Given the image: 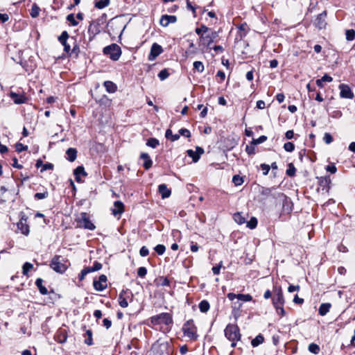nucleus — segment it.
Returning a JSON list of instances; mask_svg holds the SVG:
<instances>
[{
    "label": "nucleus",
    "mask_w": 355,
    "mask_h": 355,
    "mask_svg": "<svg viewBox=\"0 0 355 355\" xmlns=\"http://www.w3.org/2000/svg\"><path fill=\"white\" fill-rule=\"evenodd\" d=\"M110 4V0H97L95 2V7L98 9H103Z\"/></svg>",
    "instance_id": "nucleus-30"
},
{
    "label": "nucleus",
    "mask_w": 355,
    "mask_h": 355,
    "mask_svg": "<svg viewBox=\"0 0 355 355\" xmlns=\"http://www.w3.org/2000/svg\"><path fill=\"white\" fill-rule=\"evenodd\" d=\"M17 228L23 234L26 236L29 234V226L26 223V219H24V218H21V220L17 223Z\"/></svg>",
    "instance_id": "nucleus-15"
},
{
    "label": "nucleus",
    "mask_w": 355,
    "mask_h": 355,
    "mask_svg": "<svg viewBox=\"0 0 355 355\" xmlns=\"http://www.w3.org/2000/svg\"><path fill=\"white\" fill-rule=\"evenodd\" d=\"M10 97L15 104H22L26 102V98L22 95L15 92L10 93Z\"/></svg>",
    "instance_id": "nucleus-18"
},
{
    "label": "nucleus",
    "mask_w": 355,
    "mask_h": 355,
    "mask_svg": "<svg viewBox=\"0 0 355 355\" xmlns=\"http://www.w3.org/2000/svg\"><path fill=\"white\" fill-rule=\"evenodd\" d=\"M338 87L340 91V96L341 98L349 99H352L354 98V94L348 85L340 84Z\"/></svg>",
    "instance_id": "nucleus-10"
},
{
    "label": "nucleus",
    "mask_w": 355,
    "mask_h": 355,
    "mask_svg": "<svg viewBox=\"0 0 355 355\" xmlns=\"http://www.w3.org/2000/svg\"><path fill=\"white\" fill-rule=\"evenodd\" d=\"M264 340V338L261 334H259L251 341V345L253 347H257L259 345L261 344Z\"/></svg>",
    "instance_id": "nucleus-28"
},
{
    "label": "nucleus",
    "mask_w": 355,
    "mask_h": 355,
    "mask_svg": "<svg viewBox=\"0 0 355 355\" xmlns=\"http://www.w3.org/2000/svg\"><path fill=\"white\" fill-rule=\"evenodd\" d=\"M225 336L230 341H238L241 339V334L237 325L229 324L225 329Z\"/></svg>",
    "instance_id": "nucleus-2"
},
{
    "label": "nucleus",
    "mask_w": 355,
    "mask_h": 355,
    "mask_svg": "<svg viewBox=\"0 0 355 355\" xmlns=\"http://www.w3.org/2000/svg\"><path fill=\"white\" fill-rule=\"evenodd\" d=\"M308 349L311 353L314 354H319L320 350L319 345L315 343H311L308 347Z\"/></svg>",
    "instance_id": "nucleus-31"
},
{
    "label": "nucleus",
    "mask_w": 355,
    "mask_h": 355,
    "mask_svg": "<svg viewBox=\"0 0 355 355\" xmlns=\"http://www.w3.org/2000/svg\"><path fill=\"white\" fill-rule=\"evenodd\" d=\"M277 311V313L279 315L284 316L286 314L285 310L284 309V306H279L277 307H275Z\"/></svg>",
    "instance_id": "nucleus-58"
},
{
    "label": "nucleus",
    "mask_w": 355,
    "mask_h": 355,
    "mask_svg": "<svg viewBox=\"0 0 355 355\" xmlns=\"http://www.w3.org/2000/svg\"><path fill=\"white\" fill-rule=\"evenodd\" d=\"M66 154H67V159L69 162H72L75 161L76 159L77 150L76 148H69V149H67Z\"/></svg>",
    "instance_id": "nucleus-20"
},
{
    "label": "nucleus",
    "mask_w": 355,
    "mask_h": 355,
    "mask_svg": "<svg viewBox=\"0 0 355 355\" xmlns=\"http://www.w3.org/2000/svg\"><path fill=\"white\" fill-rule=\"evenodd\" d=\"M184 335L191 340H196L198 335L196 333V327L193 320H189L182 327Z\"/></svg>",
    "instance_id": "nucleus-4"
},
{
    "label": "nucleus",
    "mask_w": 355,
    "mask_h": 355,
    "mask_svg": "<svg viewBox=\"0 0 355 355\" xmlns=\"http://www.w3.org/2000/svg\"><path fill=\"white\" fill-rule=\"evenodd\" d=\"M177 21V17L174 15H164L162 16L159 23L160 25L166 27L171 23H175Z\"/></svg>",
    "instance_id": "nucleus-14"
},
{
    "label": "nucleus",
    "mask_w": 355,
    "mask_h": 355,
    "mask_svg": "<svg viewBox=\"0 0 355 355\" xmlns=\"http://www.w3.org/2000/svg\"><path fill=\"white\" fill-rule=\"evenodd\" d=\"M140 157L141 159H142L144 162V167L148 170L149 169L151 166H152V164H153V162L149 156V155L146 153H142L140 155Z\"/></svg>",
    "instance_id": "nucleus-19"
},
{
    "label": "nucleus",
    "mask_w": 355,
    "mask_h": 355,
    "mask_svg": "<svg viewBox=\"0 0 355 355\" xmlns=\"http://www.w3.org/2000/svg\"><path fill=\"white\" fill-rule=\"evenodd\" d=\"M49 196V193L47 191H44L42 193H36L34 196L35 198L37 200H42Z\"/></svg>",
    "instance_id": "nucleus-49"
},
{
    "label": "nucleus",
    "mask_w": 355,
    "mask_h": 355,
    "mask_svg": "<svg viewBox=\"0 0 355 355\" xmlns=\"http://www.w3.org/2000/svg\"><path fill=\"white\" fill-rule=\"evenodd\" d=\"M218 37L216 32L211 33V35H207L205 36H201L200 40L203 42V44L209 47L211 43L214 41V40Z\"/></svg>",
    "instance_id": "nucleus-16"
},
{
    "label": "nucleus",
    "mask_w": 355,
    "mask_h": 355,
    "mask_svg": "<svg viewBox=\"0 0 355 355\" xmlns=\"http://www.w3.org/2000/svg\"><path fill=\"white\" fill-rule=\"evenodd\" d=\"M285 302L282 290L281 288H279L275 290V295L272 298V304L274 307H277L279 306H284Z\"/></svg>",
    "instance_id": "nucleus-8"
},
{
    "label": "nucleus",
    "mask_w": 355,
    "mask_h": 355,
    "mask_svg": "<svg viewBox=\"0 0 355 355\" xmlns=\"http://www.w3.org/2000/svg\"><path fill=\"white\" fill-rule=\"evenodd\" d=\"M193 69L198 72L202 73L205 69L204 64L200 61H195L193 62Z\"/></svg>",
    "instance_id": "nucleus-33"
},
{
    "label": "nucleus",
    "mask_w": 355,
    "mask_h": 355,
    "mask_svg": "<svg viewBox=\"0 0 355 355\" xmlns=\"http://www.w3.org/2000/svg\"><path fill=\"white\" fill-rule=\"evenodd\" d=\"M103 53L110 56V59L116 61L121 55V48L116 44H112L103 49Z\"/></svg>",
    "instance_id": "nucleus-3"
},
{
    "label": "nucleus",
    "mask_w": 355,
    "mask_h": 355,
    "mask_svg": "<svg viewBox=\"0 0 355 355\" xmlns=\"http://www.w3.org/2000/svg\"><path fill=\"white\" fill-rule=\"evenodd\" d=\"M146 273H147V270L145 267H140L138 268L137 275L139 277H144L146 276Z\"/></svg>",
    "instance_id": "nucleus-56"
},
{
    "label": "nucleus",
    "mask_w": 355,
    "mask_h": 355,
    "mask_svg": "<svg viewBox=\"0 0 355 355\" xmlns=\"http://www.w3.org/2000/svg\"><path fill=\"white\" fill-rule=\"evenodd\" d=\"M179 135L187 138L191 137L190 131L186 128L180 129L179 130Z\"/></svg>",
    "instance_id": "nucleus-53"
},
{
    "label": "nucleus",
    "mask_w": 355,
    "mask_h": 355,
    "mask_svg": "<svg viewBox=\"0 0 355 355\" xmlns=\"http://www.w3.org/2000/svg\"><path fill=\"white\" fill-rule=\"evenodd\" d=\"M209 307V303L207 300H202L199 304V309L202 313L207 312Z\"/></svg>",
    "instance_id": "nucleus-29"
},
{
    "label": "nucleus",
    "mask_w": 355,
    "mask_h": 355,
    "mask_svg": "<svg viewBox=\"0 0 355 355\" xmlns=\"http://www.w3.org/2000/svg\"><path fill=\"white\" fill-rule=\"evenodd\" d=\"M74 175L76 176V181H80V176H85L87 174L85 171L84 167L82 166H78L73 171Z\"/></svg>",
    "instance_id": "nucleus-24"
},
{
    "label": "nucleus",
    "mask_w": 355,
    "mask_h": 355,
    "mask_svg": "<svg viewBox=\"0 0 355 355\" xmlns=\"http://www.w3.org/2000/svg\"><path fill=\"white\" fill-rule=\"evenodd\" d=\"M43 280L41 278H38L35 281V284L37 286L40 292L42 295H46L48 293V291L45 286L42 285Z\"/></svg>",
    "instance_id": "nucleus-25"
},
{
    "label": "nucleus",
    "mask_w": 355,
    "mask_h": 355,
    "mask_svg": "<svg viewBox=\"0 0 355 355\" xmlns=\"http://www.w3.org/2000/svg\"><path fill=\"white\" fill-rule=\"evenodd\" d=\"M162 47L159 44L157 43L153 44L150 49V52L148 55V60L150 61L154 60L159 55L162 53Z\"/></svg>",
    "instance_id": "nucleus-11"
},
{
    "label": "nucleus",
    "mask_w": 355,
    "mask_h": 355,
    "mask_svg": "<svg viewBox=\"0 0 355 355\" xmlns=\"http://www.w3.org/2000/svg\"><path fill=\"white\" fill-rule=\"evenodd\" d=\"M124 211V205L120 201L117 200L114 202L113 207L112 208V214L114 216L120 217Z\"/></svg>",
    "instance_id": "nucleus-12"
},
{
    "label": "nucleus",
    "mask_w": 355,
    "mask_h": 355,
    "mask_svg": "<svg viewBox=\"0 0 355 355\" xmlns=\"http://www.w3.org/2000/svg\"><path fill=\"white\" fill-rule=\"evenodd\" d=\"M149 254L148 249L146 246L141 247L139 250V254L141 257H146Z\"/></svg>",
    "instance_id": "nucleus-61"
},
{
    "label": "nucleus",
    "mask_w": 355,
    "mask_h": 355,
    "mask_svg": "<svg viewBox=\"0 0 355 355\" xmlns=\"http://www.w3.org/2000/svg\"><path fill=\"white\" fill-rule=\"evenodd\" d=\"M257 225V220L254 217H252L250 220L247 223V227H248L250 229H254L256 227Z\"/></svg>",
    "instance_id": "nucleus-48"
},
{
    "label": "nucleus",
    "mask_w": 355,
    "mask_h": 355,
    "mask_svg": "<svg viewBox=\"0 0 355 355\" xmlns=\"http://www.w3.org/2000/svg\"><path fill=\"white\" fill-rule=\"evenodd\" d=\"M62 257L60 256H54L51 259L50 266L55 272L63 273L67 268V266L62 263Z\"/></svg>",
    "instance_id": "nucleus-6"
},
{
    "label": "nucleus",
    "mask_w": 355,
    "mask_h": 355,
    "mask_svg": "<svg viewBox=\"0 0 355 355\" xmlns=\"http://www.w3.org/2000/svg\"><path fill=\"white\" fill-rule=\"evenodd\" d=\"M158 191L162 198H168L171 196V191L167 188V186L164 184H162L158 187Z\"/></svg>",
    "instance_id": "nucleus-17"
},
{
    "label": "nucleus",
    "mask_w": 355,
    "mask_h": 355,
    "mask_svg": "<svg viewBox=\"0 0 355 355\" xmlns=\"http://www.w3.org/2000/svg\"><path fill=\"white\" fill-rule=\"evenodd\" d=\"M261 170L263 171V174L264 175H267L270 171V166L266 164H261L260 166Z\"/></svg>",
    "instance_id": "nucleus-52"
},
{
    "label": "nucleus",
    "mask_w": 355,
    "mask_h": 355,
    "mask_svg": "<svg viewBox=\"0 0 355 355\" xmlns=\"http://www.w3.org/2000/svg\"><path fill=\"white\" fill-rule=\"evenodd\" d=\"M159 144V141L155 138H150L146 142V145L153 148L157 147Z\"/></svg>",
    "instance_id": "nucleus-34"
},
{
    "label": "nucleus",
    "mask_w": 355,
    "mask_h": 355,
    "mask_svg": "<svg viewBox=\"0 0 355 355\" xmlns=\"http://www.w3.org/2000/svg\"><path fill=\"white\" fill-rule=\"evenodd\" d=\"M104 87H105L106 90L109 93H114L116 90V85L112 83V81H105L104 82Z\"/></svg>",
    "instance_id": "nucleus-23"
},
{
    "label": "nucleus",
    "mask_w": 355,
    "mask_h": 355,
    "mask_svg": "<svg viewBox=\"0 0 355 355\" xmlns=\"http://www.w3.org/2000/svg\"><path fill=\"white\" fill-rule=\"evenodd\" d=\"M234 220L239 225L243 224L245 221V218L240 213H236L234 215Z\"/></svg>",
    "instance_id": "nucleus-35"
},
{
    "label": "nucleus",
    "mask_w": 355,
    "mask_h": 355,
    "mask_svg": "<svg viewBox=\"0 0 355 355\" xmlns=\"http://www.w3.org/2000/svg\"><path fill=\"white\" fill-rule=\"evenodd\" d=\"M187 155L192 158L193 162H197L200 159V157L197 153L193 150H188Z\"/></svg>",
    "instance_id": "nucleus-38"
},
{
    "label": "nucleus",
    "mask_w": 355,
    "mask_h": 355,
    "mask_svg": "<svg viewBox=\"0 0 355 355\" xmlns=\"http://www.w3.org/2000/svg\"><path fill=\"white\" fill-rule=\"evenodd\" d=\"M232 182L236 186H240L243 184V180L241 177L238 175H234L232 178Z\"/></svg>",
    "instance_id": "nucleus-46"
},
{
    "label": "nucleus",
    "mask_w": 355,
    "mask_h": 355,
    "mask_svg": "<svg viewBox=\"0 0 355 355\" xmlns=\"http://www.w3.org/2000/svg\"><path fill=\"white\" fill-rule=\"evenodd\" d=\"M171 344L167 341L157 340L151 347V355H168Z\"/></svg>",
    "instance_id": "nucleus-1"
},
{
    "label": "nucleus",
    "mask_w": 355,
    "mask_h": 355,
    "mask_svg": "<svg viewBox=\"0 0 355 355\" xmlns=\"http://www.w3.org/2000/svg\"><path fill=\"white\" fill-rule=\"evenodd\" d=\"M69 38V34L67 31H63L62 34L58 37V40L61 44L67 42V39Z\"/></svg>",
    "instance_id": "nucleus-47"
},
{
    "label": "nucleus",
    "mask_w": 355,
    "mask_h": 355,
    "mask_svg": "<svg viewBox=\"0 0 355 355\" xmlns=\"http://www.w3.org/2000/svg\"><path fill=\"white\" fill-rule=\"evenodd\" d=\"M80 225L85 229L89 230H95L96 227L94 223L89 220L87 213L83 212L80 214V216L78 220Z\"/></svg>",
    "instance_id": "nucleus-7"
},
{
    "label": "nucleus",
    "mask_w": 355,
    "mask_h": 355,
    "mask_svg": "<svg viewBox=\"0 0 355 355\" xmlns=\"http://www.w3.org/2000/svg\"><path fill=\"white\" fill-rule=\"evenodd\" d=\"M15 148H16V150L19 153L24 151V150H26L28 149L27 146H24L21 143H17L15 146Z\"/></svg>",
    "instance_id": "nucleus-55"
},
{
    "label": "nucleus",
    "mask_w": 355,
    "mask_h": 355,
    "mask_svg": "<svg viewBox=\"0 0 355 355\" xmlns=\"http://www.w3.org/2000/svg\"><path fill=\"white\" fill-rule=\"evenodd\" d=\"M40 11V7L36 3H33L31 7L30 15L33 18H36L39 16Z\"/></svg>",
    "instance_id": "nucleus-26"
},
{
    "label": "nucleus",
    "mask_w": 355,
    "mask_h": 355,
    "mask_svg": "<svg viewBox=\"0 0 355 355\" xmlns=\"http://www.w3.org/2000/svg\"><path fill=\"white\" fill-rule=\"evenodd\" d=\"M86 334L88 338L85 340V343L87 345H92L93 344L92 341V331L89 329L86 331Z\"/></svg>",
    "instance_id": "nucleus-42"
},
{
    "label": "nucleus",
    "mask_w": 355,
    "mask_h": 355,
    "mask_svg": "<svg viewBox=\"0 0 355 355\" xmlns=\"http://www.w3.org/2000/svg\"><path fill=\"white\" fill-rule=\"evenodd\" d=\"M272 189L273 188L262 187L261 190V194L265 196H268L270 195Z\"/></svg>",
    "instance_id": "nucleus-54"
},
{
    "label": "nucleus",
    "mask_w": 355,
    "mask_h": 355,
    "mask_svg": "<svg viewBox=\"0 0 355 355\" xmlns=\"http://www.w3.org/2000/svg\"><path fill=\"white\" fill-rule=\"evenodd\" d=\"M222 266V262H220L218 265L214 266L212 268V271L214 275H218L220 273V270Z\"/></svg>",
    "instance_id": "nucleus-63"
},
{
    "label": "nucleus",
    "mask_w": 355,
    "mask_h": 355,
    "mask_svg": "<svg viewBox=\"0 0 355 355\" xmlns=\"http://www.w3.org/2000/svg\"><path fill=\"white\" fill-rule=\"evenodd\" d=\"M125 293L126 292L125 291H122L119 295V304L122 308H126L128 306L127 299L124 296Z\"/></svg>",
    "instance_id": "nucleus-22"
},
{
    "label": "nucleus",
    "mask_w": 355,
    "mask_h": 355,
    "mask_svg": "<svg viewBox=\"0 0 355 355\" xmlns=\"http://www.w3.org/2000/svg\"><path fill=\"white\" fill-rule=\"evenodd\" d=\"M107 277L105 275H100L98 280H94L93 286L95 290L102 291L107 287Z\"/></svg>",
    "instance_id": "nucleus-9"
},
{
    "label": "nucleus",
    "mask_w": 355,
    "mask_h": 355,
    "mask_svg": "<svg viewBox=\"0 0 355 355\" xmlns=\"http://www.w3.org/2000/svg\"><path fill=\"white\" fill-rule=\"evenodd\" d=\"M67 19L69 21L72 26H75L78 25V21L75 19L73 14H69L67 17Z\"/></svg>",
    "instance_id": "nucleus-50"
},
{
    "label": "nucleus",
    "mask_w": 355,
    "mask_h": 355,
    "mask_svg": "<svg viewBox=\"0 0 355 355\" xmlns=\"http://www.w3.org/2000/svg\"><path fill=\"white\" fill-rule=\"evenodd\" d=\"M288 168L286 171V173L288 176L293 177L295 174L296 169L293 165V164L290 163L288 166Z\"/></svg>",
    "instance_id": "nucleus-36"
},
{
    "label": "nucleus",
    "mask_w": 355,
    "mask_h": 355,
    "mask_svg": "<svg viewBox=\"0 0 355 355\" xmlns=\"http://www.w3.org/2000/svg\"><path fill=\"white\" fill-rule=\"evenodd\" d=\"M101 268L102 264L99 262H95L93 266L89 267L90 270H92V272L99 270L101 269Z\"/></svg>",
    "instance_id": "nucleus-60"
},
{
    "label": "nucleus",
    "mask_w": 355,
    "mask_h": 355,
    "mask_svg": "<svg viewBox=\"0 0 355 355\" xmlns=\"http://www.w3.org/2000/svg\"><path fill=\"white\" fill-rule=\"evenodd\" d=\"M346 40L347 41H352L355 38V31L353 29L347 30L345 32Z\"/></svg>",
    "instance_id": "nucleus-37"
},
{
    "label": "nucleus",
    "mask_w": 355,
    "mask_h": 355,
    "mask_svg": "<svg viewBox=\"0 0 355 355\" xmlns=\"http://www.w3.org/2000/svg\"><path fill=\"white\" fill-rule=\"evenodd\" d=\"M237 299L243 302H250L252 300V297L250 294H238Z\"/></svg>",
    "instance_id": "nucleus-39"
},
{
    "label": "nucleus",
    "mask_w": 355,
    "mask_h": 355,
    "mask_svg": "<svg viewBox=\"0 0 355 355\" xmlns=\"http://www.w3.org/2000/svg\"><path fill=\"white\" fill-rule=\"evenodd\" d=\"M150 322L153 325L166 324L168 325L173 322L172 317L168 313H162L150 318Z\"/></svg>",
    "instance_id": "nucleus-5"
},
{
    "label": "nucleus",
    "mask_w": 355,
    "mask_h": 355,
    "mask_svg": "<svg viewBox=\"0 0 355 355\" xmlns=\"http://www.w3.org/2000/svg\"><path fill=\"white\" fill-rule=\"evenodd\" d=\"M326 170L332 174L336 173V172L337 171V168L334 164L327 165L326 167Z\"/></svg>",
    "instance_id": "nucleus-59"
},
{
    "label": "nucleus",
    "mask_w": 355,
    "mask_h": 355,
    "mask_svg": "<svg viewBox=\"0 0 355 355\" xmlns=\"http://www.w3.org/2000/svg\"><path fill=\"white\" fill-rule=\"evenodd\" d=\"M327 17V12L323 11L322 13L319 14L315 20V25L316 27H318L320 29H322L325 27L326 26V21L325 19Z\"/></svg>",
    "instance_id": "nucleus-13"
},
{
    "label": "nucleus",
    "mask_w": 355,
    "mask_h": 355,
    "mask_svg": "<svg viewBox=\"0 0 355 355\" xmlns=\"http://www.w3.org/2000/svg\"><path fill=\"white\" fill-rule=\"evenodd\" d=\"M343 114L340 110H335L330 114V116L335 119H339L342 116Z\"/></svg>",
    "instance_id": "nucleus-62"
},
{
    "label": "nucleus",
    "mask_w": 355,
    "mask_h": 355,
    "mask_svg": "<svg viewBox=\"0 0 355 355\" xmlns=\"http://www.w3.org/2000/svg\"><path fill=\"white\" fill-rule=\"evenodd\" d=\"M90 272H92V270H90L89 267H86L85 268H83L81 272H80V274L79 275V279L80 281L83 280L85 277L90 273Z\"/></svg>",
    "instance_id": "nucleus-40"
},
{
    "label": "nucleus",
    "mask_w": 355,
    "mask_h": 355,
    "mask_svg": "<svg viewBox=\"0 0 355 355\" xmlns=\"http://www.w3.org/2000/svg\"><path fill=\"white\" fill-rule=\"evenodd\" d=\"M168 76L169 73L166 69L161 70L158 73V77L161 80L166 79L168 77Z\"/></svg>",
    "instance_id": "nucleus-44"
},
{
    "label": "nucleus",
    "mask_w": 355,
    "mask_h": 355,
    "mask_svg": "<svg viewBox=\"0 0 355 355\" xmlns=\"http://www.w3.org/2000/svg\"><path fill=\"white\" fill-rule=\"evenodd\" d=\"M208 31V28L205 26H202L200 28H197L196 29V33L198 35H200L202 32L206 33Z\"/></svg>",
    "instance_id": "nucleus-64"
},
{
    "label": "nucleus",
    "mask_w": 355,
    "mask_h": 355,
    "mask_svg": "<svg viewBox=\"0 0 355 355\" xmlns=\"http://www.w3.org/2000/svg\"><path fill=\"white\" fill-rule=\"evenodd\" d=\"M33 265L29 262H26L24 265H23V268H22V273L25 276H28V272L33 269Z\"/></svg>",
    "instance_id": "nucleus-32"
},
{
    "label": "nucleus",
    "mask_w": 355,
    "mask_h": 355,
    "mask_svg": "<svg viewBox=\"0 0 355 355\" xmlns=\"http://www.w3.org/2000/svg\"><path fill=\"white\" fill-rule=\"evenodd\" d=\"M166 138L171 139L172 141H175L180 138V135L175 134L173 135L172 130L171 129H168L165 133Z\"/></svg>",
    "instance_id": "nucleus-27"
},
{
    "label": "nucleus",
    "mask_w": 355,
    "mask_h": 355,
    "mask_svg": "<svg viewBox=\"0 0 355 355\" xmlns=\"http://www.w3.org/2000/svg\"><path fill=\"white\" fill-rule=\"evenodd\" d=\"M284 149L287 152L291 153L295 150V145L292 142H286L284 144Z\"/></svg>",
    "instance_id": "nucleus-43"
},
{
    "label": "nucleus",
    "mask_w": 355,
    "mask_h": 355,
    "mask_svg": "<svg viewBox=\"0 0 355 355\" xmlns=\"http://www.w3.org/2000/svg\"><path fill=\"white\" fill-rule=\"evenodd\" d=\"M254 145L251 144V146H247L245 148V151L248 155H254L255 153Z\"/></svg>",
    "instance_id": "nucleus-57"
},
{
    "label": "nucleus",
    "mask_w": 355,
    "mask_h": 355,
    "mask_svg": "<svg viewBox=\"0 0 355 355\" xmlns=\"http://www.w3.org/2000/svg\"><path fill=\"white\" fill-rule=\"evenodd\" d=\"M267 140V137L262 135L257 139H253L252 141V145H257L263 143Z\"/></svg>",
    "instance_id": "nucleus-41"
},
{
    "label": "nucleus",
    "mask_w": 355,
    "mask_h": 355,
    "mask_svg": "<svg viewBox=\"0 0 355 355\" xmlns=\"http://www.w3.org/2000/svg\"><path fill=\"white\" fill-rule=\"evenodd\" d=\"M154 249L159 255H162L166 250L165 246L161 244L156 245Z\"/></svg>",
    "instance_id": "nucleus-45"
},
{
    "label": "nucleus",
    "mask_w": 355,
    "mask_h": 355,
    "mask_svg": "<svg viewBox=\"0 0 355 355\" xmlns=\"http://www.w3.org/2000/svg\"><path fill=\"white\" fill-rule=\"evenodd\" d=\"M323 141L327 144H331L333 141V137H332V136L329 133L326 132L324 135Z\"/></svg>",
    "instance_id": "nucleus-51"
},
{
    "label": "nucleus",
    "mask_w": 355,
    "mask_h": 355,
    "mask_svg": "<svg viewBox=\"0 0 355 355\" xmlns=\"http://www.w3.org/2000/svg\"><path fill=\"white\" fill-rule=\"evenodd\" d=\"M331 305L330 303H323L322 304L318 309V313L320 315H325L331 308Z\"/></svg>",
    "instance_id": "nucleus-21"
}]
</instances>
